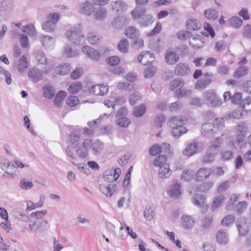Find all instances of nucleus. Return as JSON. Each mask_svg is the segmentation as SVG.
<instances>
[{"label": "nucleus", "instance_id": "obj_18", "mask_svg": "<svg viewBox=\"0 0 251 251\" xmlns=\"http://www.w3.org/2000/svg\"><path fill=\"white\" fill-rule=\"evenodd\" d=\"M146 12V8L143 7H136L131 11L132 19L133 20H137L139 22Z\"/></svg>", "mask_w": 251, "mask_h": 251}, {"label": "nucleus", "instance_id": "obj_31", "mask_svg": "<svg viewBox=\"0 0 251 251\" xmlns=\"http://www.w3.org/2000/svg\"><path fill=\"white\" fill-rule=\"evenodd\" d=\"M202 26L201 24L197 19H190L186 22V27L190 30H195L200 29Z\"/></svg>", "mask_w": 251, "mask_h": 251}, {"label": "nucleus", "instance_id": "obj_63", "mask_svg": "<svg viewBox=\"0 0 251 251\" xmlns=\"http://www.w3.org/2000/svg\"><path fill=\"white\" fill-rule=\"evenodd\" d=\"M235 218L233 215H228L225 217L222 220L221 224L223 226H227L232 223Z\"/></svg>", "mask_w": 251, "mask_h": 251}, {"label": "nucleus", "instance_id": "obj_38", "mask_svg": "<svg viewBox=\"0 0 251 251\" xmlns=\"http://www.w3.org/2000/svg\"><path fill=\"white\" fill-rule=\"evenodd\" d=\"M213 127L214 126L211 123H204L201 127L202 134L205 136L211 135L213 133Z\"/></svg>", "mask_w": 251, "mask_h": 251}, {"label": "nucleus", "instance_id": "obj_53", "mask_svg": "<svg viewBox=\"0 0 251 251\" xmlns=\"http://www.w3.org/2000/svg\"><path fill=\"white\" fill-rule=\"evenodd\" d=\"M22 31L29 36L33 37L36 35V31L33 25H28L22 27Z\"/></svg>", "mask_w": 251, "mask_h": 251}, {"label": "nucleus", "instance_id": "obj_50", "mask_svg": "<svg viewBox=\"0 0 251 251\" xmlns=\"http://www.w3.org/2000/svg\"><path fill=\"white\" fill-rule=\"evenodd\" d=\"M66 95V93L64 91H60L58 92L54 100V104L56 107H59Z\"/></svg>", "mask_w": 251, "mask_h": 251}, {"label": "nucleus", "instance_id": "obj_62", "mask_svg": "<svg viewBox=\"0 0 251 251\" xmlns=\"http://www.w3.org/2000/svg\"><path fill=\"white\" fill-rule=\"evenodd\" d=\"M194 174V171L192 170L184 171L181 175V178L185 181H189L192 179Z\"/></svg>", "mask_w": 251, "mask_h": 251}, {"label": "nucleus", "instance_id": "obj_48", "mask_svg": "<svg viewBox=\"0 0 251 251\" xmlns=\"http://www.w3.org/2000/svg\"><path fill=\"white\" fill-rule=\"evenodd\" d=\"M56 25L54 23L47 20L42 24V29L48 32H51L55 29Z\"/></svg>", "mask_w": 251, "mask_h": 251}, {"label": "nucleus", "instance_id": "obj_29", "mask_svg": "<svg viewBox=\"0 0 251 251\" xmlns=\"http://www.w3.org/2000/svg\"><path fill=\"white\" fill-rule=\"evenodd\" d=\"M249 73V68L247 66H239L235 71L233 76L235 78H240L246 75Z\"/></svg>", "mask_w": 251, "mask_h": 251}, {"label": "nucleus", "instance_id": "obj_42", "mask_svg": "<svg viewBox=\"0 0 251 251\" xmlns=\"http://www.w3.org/2000/svg\"><path fill=\"white\" fill-rule=\"evenodd\" d=\"M154 166L160 168L161 167H163L165 165H168L167 163V157L163 155H160L156 157L153 161Z\"/></svg>", "mask_w": 251, "mask_h": 251}, {"label": "nucleus", "instance_id": "obj_21", "mask_svg": "<svg viewBox=\"0 0 251 251\" xmlns=\"http://www.w3.org/2000/svg\"><path fill=\"white\" fill-rule=\"evenodd\" d=\"M115 185L110 184L108 185L100 184L99 188L100 192L107 197H111L115 192Z\"/></svg>", "mask_w": 251, "mask_h": 251}, {"label": "nucleus", "instance_id": "obj_52", "mask_svg": "<svg viewBox=\"0 0 251 251\" xmlns=\"http://www.w3.org/2000/svg\"><path fill=\"white\" fill-rule=\"evenodd\" d=\"M146 108L145 105L141 104L139 106L135 107L132 112L133 116L137 117H141L145 113Z\"/></svg>", "mask_w": 251, "mask_h": 251}, {"label": "nucleus", "instance_id": "obj_57", "mask_svg": "<svg viewBox=\"0 0 251 251\" xmlns=\"http://www.w3.org/2000/svg\"><path fill=\"white\" fill-rule=\"evenodd\" d=\"M64 53L68 57H72L78 55V51L72 49L69 45H66L64 48Z\"/></svg>", "mask_w": 251, "mask_h": 251}, {"label": "nucleus", "instance_id": "obj_36", "mask_svg": "<svg viewBox=\"0 0 251 251\" xmlns=\"http://www.w3.org/2000/svg\"><path fill=\"white\" fill-rule=\"evenodd\" d=\"M171 175V170L170 169L169 164L165 165L163 167L159 168L158 176L162 178H167Z\"/></svg>", "mask_w": 251, "mask_h": 251}, {"label": "nucleus", "instance_id": "obj_43", "mask_svg": "<svg viewBox=\"0 0 251 251\" xmlns=\"http://www.w3.org/2000/svg\"><path fill=\"white\" fill-rule=\"evenodd\" d=\"M151 56L149 51H143L138 56V61L143 65H147L150 64L149 56Z\"/></svg>", "mask_w": 251, "mask_h": 251}, {"label": "nucleus", "instance_id": "obj_30", "mask_svg": "<svg viewBox=\"0 0 251 251\" xmlns=\"http://www.w3.org/2000/svg\"><path fill=\"white\" fill-rule=\"evenodd\" d=\"M154 21V19L151 14L145 13L144 16L139 21V24L141 26L146 27L151 25Z\"/></svg>", "mask_w": 251, "mask_h": 251}, {"label": "nucleus", "instance_id": "obj_44", "mask_svg": "<svg viewBox=\"0 0 251 251\" xmlns=\"http://www.w3.org/2000/svg\"><path fill=\"white\" fill-rule=\"evenodd\" d=\"M126 22V18L124 16H120L115 18L112 22L113 26L116 29L123 26Z\"/></svg>", "mask_w": 251, "mask_h": 251}, {"label": "nucleus", "instance_id": "obj_32", "mask_svg": "<svg viewBox=\"0 0 251 251\" xmlns=\"http://www.w3.org/2000/svg\"><path fill=\"white\" fill-rule=\"evenodd\" d=\"M28 66V61L25 56L23 55L17 63L18 71L21 73L24 72Z\"/></svg>", "mask_w": 251, "mask_h": 251}, {"label": "nucleus", "instance_id": "obj_15", "mask_svg": "<svg viewBox=\"0 0 251 251\" xmlns=\"http://www.w3.org/2000/svg\"><path fill=\"white\" fill-rule=\"evenodd\" d=\"M166 62L169 65H174L179 59L178 55L174 50H167L165 55Z\"/></svg>", "mask_w": 251, "mask_h": 251}, {"label": "nucleus", "instance_id": "obj_45", "mask_svg": "<svg viewBox=\"0 0 251 251\" xmlns=\"http://www.w3.org/2000/svg\"><path fill=\"white\" fill-rule=\"evenodd\" d=\"M216 239L217 242L221 244L225 245L228 241L227 234L223 230H219L218 232L216 235Z\"/></svg>", "mask_w": 251, "mask_h": 251}, {"label": "nucleus", "instance_id": "obj_22", "mask_svg": "<svg viewBox=\"0 0 251 251\" xmlns=\"http://www.w3.org/2000/svg\"><path fill=\"white\" fill-rule=\"evenodd\" d=\"M222 143L223 140L221 137L216 138L211 145L208 146L207 151L215 155L218 153L219 148Z\"/></svg>", "mask_w": 251, "mask_h": 251}, {"label": "nucleus", "instance_id": "obj_59", "mask_svg": "<svg viewBox=\"0 0 251 251\" xmlns=\"http://www.w3.org/2000/svg\"><path fill=\"white\" fill-rule=\"evenodd\" d=\"M116 124L121 127H127L130 124V120L125 117L119 118L116 120Z\"/></svg>", "mask_w": 251, "mask_h": 251}, {"label": "nucleus", "instance_id": "obj_40", "mask_svg": "<svg viewBox=\"0 0 251 251\" xmlns=\"http://www.w3.org/2000/svg\"><path fill=\"white\" fill-rule=\"evenodd\" d=\"M204 16L208 20H216L219 16L218 12L213 8L206 9L204 11Z\"/></svg>", "mask_w": 251, "mask_h": 251}, {"label": "nucleus", "instance_id": "obj_28", "mask_svg": "<svg viewBox=\"0 0 251 251\" xmlns=\"http://www.w3.org/2000/svg\"><path fill=\"white\" fill-rule=\"evenodd\" d=\"M90 148L92 149L95 154H99L103 150L104 148V144L102 142L98 140L94 141L91 140Z\"/></svg>", "mask_w": 251, "mask_h": 251}, {"label": "nucleus", "instance_id": "obj_3", "mask_svg": "<svg viewBox=\"0 0 251 251\" xmlns=\"http://www.w3.org/2000/svg\"><path fill=\"white\" fill-rule=\"evenodd\" d=\"M66 36L70 42L76 45L82 44L85 40L80 24H76L67 30Z\"/></svg>", "mask_w": 251, "mask_h": 251}, {"label": "nucleus", "instance_id": "obj_54", "mask_svg": "<svg viewBox=\"0 0 251 251\" xmlns=\"http://www.w3.org/2000/svg\"><path fill=\"white\" fill-rule=\"evenodd\" d=\"M155 213L152 208L146 207L144 211V216L148 221H151L154 217Z\"/></svg>", "mask_w": 251, "mask_h": 251}, {"label": "nucleus", "instance_id": "obj_24", "mask_svg": "<svg viewBox=\"0 0 251 251\" xmlns=\"http://www.w3.org/2000/svg\"><path fill=\"white\" fill-rule=\"evenodd\" d=\"M45 196L44 195H41L39 201L36 203H33L32 201H28L26 202L27 209L29 210H32L36 208L41 207L44 204L45 200Z\"/></svg>", "mask_w": 251, "mask_h": 251}, {"label": "nucleus", "instance_id": "obj_49", "mask_svg": "<svg viewBox=\"0 0 251 251\" xmlns=\"http://www.w3.org/2000/svg\"><path fill=\"white\" fill-rule=\"evenodd\" d=\"M117 87L119 90L131 91L134 89V85L132 83L119 82L117 83Z\"/></svg>", "mask_w": 251, "mask_h": 251}, {"label": "nucleus", "instance_id": "obj_7", "mask_svg": "<svg viewBox=\"0 0 251 251\" xmlns=\"http://www.w3.org/2000/svg\"><path fill=\"white\" fill-rule=\"evenodd\" d=\"M109 91V86L106 83L94 85L89 90V92L96 96H103Z\"/></svg>", "mask_w": 251, "mask_h": 251}, {"label": "nucleus", "instance_id": "obj_60", "mask_svg": "<svg viewBox=\"0 0 251 251\" xmlns=\"http://www.w3.org/2000/svg\"><path fill=\"white\" fill-rule=\"evenodd\" d=\"M231 25L235 28H238L242 25V20L238 17H233L230 19Z\"/></svg>", "mask_w": 251, "mask_h": 251}, {"label": "nucleus", "instance_id": "obj_1", "mask_svg": "<svg viewBox=\"0 0 251 251\" xmlns=\"http://www.w3.org/2000/svg\"><path fill=\"white\" fill-rule=\"evenodd\" d=\"M47 214V210L31 213L29 224V230L37 233L47 230L50 227V225L49 222L44 219Z\"/></svg>", "mask_w": 251, "mask_h": 251}, {"label": "nucleus", "instance_id": "obj_10", "mask_svg": "<svg viewBox=\"0 0 251 251\" xmlns=\"http://www.w3.org/2000/svg\"><path fill=\"white\" fill-rule=\"evenodd\" d=\"M27 75L31 81L36 83L42 79L43 71L36 67H33L29 69Z\"/></svg>", "mask_w": 251, "mask_h": 251}, {"label": "nucleus", "instance_id": "obj_11", "mask_svg": "<svg viewBox=\"0 0 251 251\" xmlns=\"http://www.w3.org/2000/svg\"><path fill=\"white\" fill-rule=\"evenodd\" d=\"M180 186V184L177 183L176 181H174L169 186L167 191L169 196L173 199L179 198L181 195Z\"/></svg>", "mask_w": 251, "mask_h": 251}, {"label": "nucleus", "instance_id": "obj_51", "mask_svg": "<svg viewBox=\"0 0 251 251\" xmlns=\"http://www.w3.org/2000/svg\"><path fill=\"white\" fill-rule=\"evenodd\" d=\"M225 197L223 195H220V196L216 197L213 202L211 210L212 211H214L217 208L219 207L221 205Z\"/></svg>", "mask_w": 251, "mask_h": 251}, {"label": "nucleus", "instance_id": "obj_5", "mask_svg": "<svg viewBox=\"0 0 251 251\" xmlns=\"http://www.w3.org/2000/svg\"><path fill=\"white\" fill-rule=\"evenodd\" d=\"M202 149V144L196 140H194L184 150L183 153L186 156H191L201 151Z\"/></svg>", "mask_w": 251, "mask_h": 251}, {"label": "nucleus", "instance_id": "obj_13", "mask_svg": "<svg viewBox=\"0 0 251 251\" xmlns=\"http://www.w3.org/2000/svg\"><path fill=\"white\" fill-rule=\"evenodd\" d=\"M14 7L13 0H0V15L12 11Z\"/></svg>", "mask_w": 251, "mask_h": 251}, {"label": "nucleus", "instance_id": "obj_17", "mask_svg": "<svg viewBox=\"0 0 251 251\" xmlns=\"http://www.w3.org/2000/svg\"><path fill=\"white\" fill-rule=\"evenodd\" d=\"M194 224L195 220L191 216L185 215L181 217L180 225L183 228H192Z\"/></svg>", "mask_w": 251, "mask_h": 251}, {"label": "nucleus", "instance_id": "obj_23", "mask_svg": "<svg viewBox=\"0 0 251 251\" xmlns=\"http://www.w3.org/2000/svg\"><path fill=\"white\" fill-rule=\"evenodd\" d=\"M184 85V82L182 78H175L170 83V89L173 91H177L180 90Z\"/></svg>", "mask_w": 251, "mask_h": 251}, {"label": "nucleus", "instance_id": "obj_9", "mask_svg": "<svg viewBox=\"0 0 251 251\" xmlns=\"http://www.w3.org/2000/svg\"><path fill=\"white\" fill-rule=\"evenodd\" d=\"M91 140L86 139L84 140L81 145H80L77 150L76 153L80 158H84L88 155V150L90 148Z\"/></svg>", "mask_w": 251, "mask_h": 251}, {"label": "nucleus", "instance_id": "obj_39", "mask_svg": "<svg viewBox=\"0 0 251 251\" xmlns=\"http://www.w3.org/2000/svg\"><path fill=\"white\" fill-rule=\"evenodd\" d=\"M211 82L209 78H202L198 80L195 84V88L198 89H204L208 86Z\"/></svg>", "mask_w": 251, "mask_h": 251}, {"label": "nucleus", "instance_id": "obj_46", "mask_svg": "<svg viewBox=\"0 0 251 251\" xmlns=\"http://www.w3.org/2000/svg\"><path fill=\"white\" fill-rule=\"evenodd\" d=\"M129 44L128 40L126 39L121 40L118 44V50L123 53H126L128 50Z\"/></svg>", "mask_w": 251, "mask_h": 251}, {"label": "nucleus", "instance_id": "obj_34", "mask_svg": "<svg viewBox=\"0 0 251 251\" xmlns=\"http://www.w3.org/2000/svg\"><path fill=\"white\" fill-rule=\"evenodd\" d=\"M202 36L197 35L190 39L189 44L194 49H199L201 48L203 45V42L202 40Z\"/></svg>", "mask_w": 251, "mask_h": 251}, {"label": "nucleus", "instance_id": "obj_37", "mask_svg": "<svg viewBox=\"0 0 251 251\" xmlns=\"http://www.w3.org/2000/svg\"><path fill=\"white\" fill-rule=\"evenodd\" d=\"M246 110L237 109L228 113L226 117L228 119H240L243 118L244 114H247Z\"/></svg>", "mask_w": 251, "mask_h": 251}, {"label": "nucleus", "instance_id": "obj_12", "mask_svg": "<svg viewBox=\"0 0 251 251\" xmlns=\"http://www.w3.org/2000/svg\"><path fill=\"white\" fill-rule=\"evenodd\" d=\"M191 69L188 64L184 63H178L175 66L174 72L178 76H185L189 74Z\"/></svg>", "mask_w": 251, "mask_h": 251}, {"label": "nucleus", "instance_id": "obj_61", "mask_svg": "<svg viewBox=\"0 0 251 251\" xmlns=\"http://www.w3.org/2000/svg\"><path fill=\"white\" fill-rule=\"evenodd\" d=\"M248 203L245 201L239 202L235 206L236 211L239 214L242 213L247 208Z\"/></svg>", "mask_w": 251, "mask_h": 251}, {"label": "nucleus", "instance_id": "obj_35", "mask_svg": "<svg viewBox=\"0 0 251 251\" xmlns=\"http://www.w3.org/2000/svg\"><path fill=\"white\" fill-rule=\"evenodd\" d=\"M71 68L69 64L64 63L57 66L55 72L57 74L66 75L71 72Z\"/></svg>", "mask_w": 251, "mask_h": 251}, {"label": "nucleus", "instance_id": "obj_16", "mask_svg": "<svg viewBox=\"0 0 251 251\" xmlns=\"http://www.w3.org/2000/svg\"><path fill=\"white\" fill-rule=\"evenodd\" d=\"M111 9L116 12H122L126 11L127 5L126 3L121 0L112 1L110 3Z\"/></svg>", "mask_w": 251, "mask_h": 251}, {"label": "nucleus", "instance_id": "obj_55", "mask_svg": "<svg viewBox=\"0 0 251 251\" xmlns=\"http://www.w3.org/2000/svg\"><path fill=\"white\" fill-rule=\"evenodd\" d=\"M82 84L81 82L72 83L69 87L68 91L71 94H75L78 92L82 88Z\"/></svg>", "mask_w": 251, "mask_h": 251}, {"label": "nucleus", "instance_id": "obj_47", "mask_svg": "<svg viewBox=\"0 0 251 251\" xmlns=\"http://www.w3.org/2000/svg\"><path fill=\"white\" fill-rule=\"evenodd\" d=\"M19 186L22 190H26L31 189L33 186V184L31 180L23 178L21 179Z\"/></svg>", "mask_w": 251, "mask_h": 251}, {"label": "nucleus", "instance_id": "obj_56", "mask_svg": "<svg viewBox=\"0 0 251 251\" xmlns=\"http://www.w3.org/2000/svg\"><path fill=\"white\" fill-rule=\"evenodd\" d=\"M121 226L119 231L117 233H115L114 234L117 238L121 240H125L127 237L126 230H124L125 225H123L120 223Z\"/></svg>", "mask_w": 251, "mask_h": 251}, {"label": "nucleus", "instance_id": "obj_26", "mask_svg": "<svg viewBox=\"0 0 251 251\" xmlns=\"http://www.w3.org/2000/svg\"><path fill=\"white\" fill-rule=\"evenodd\" d=\"M125 35L131 39H137L140 35L139 31L135 26L127 27L125 31Z\"/></svg>", "mask_w": 251, "mask_h": 251}, {"label": "nucleus", "instance_id": "obj_58", "mask_svg": "<svg viewBox=\"0 0 251 251\" xmlns=\"http://www.w3.org/2000/svg\"><path fill=\"white\" fill-rule=\"evenodd\" d=\"M44 96L49 99H52L54 96V90L52 87L47 86L44 87Z\"/></svg>", "mask_w": 251, "mask_h": 251}, {"label": "nucleus", "instance_id": "obj_33", "mask_svg": "<svg viewBox=\"0 0 251 251\" xmlns=\"http://www.w3.org/2000/svg\"><path fill=\"white\" fill-rule=\"evenodd\" d=\"M107 14V10L105 8L100 7L94 12V17L97 20L101 21L106 18Z\"/></svg>", "mask_w": 251, "mask_h": 251}, {"label": "nucleus", "instance_id": "obj_6", "mask_svg": "<svg viewBox=\"0 0 251 251\" xmlns=\"http://www.w3.org/2000/svg\"><path fill=\"white\" fill-rule=\"evenodd\" d=\"M121 173V170L119 168L115 169H110L104 172L103 178L105 181L108 182H112L118 179Z\"/></svg>", "mask_w": 251, "mask_h": 251}, {"label": "nucleus", "instance_id": "obj_41", "mask_svg": "<svg viewBox=\"0 0 251 251\" xmlns=\"http://www.w3.org/2000/svg\"><path fill=\"white\" fill-rule=\"evenodd\" d=\"M42 45L46 49L52 47L55 44L54 38L49 36H44L42 40Z\"/></svg>", "mask_w": 251, "mask_h": 251}, {"label": "nucleus", "instance_id": "obj_2", "mask_svg": "<svg viewBox=\"0 0 251 251\" xmlns=\"http://www.w3.org/2000/svg\"><path fill=\"white\" fill-rule=\"evenodd\" d=\"M186 123V119L183 116H176L172 118L169 121L170 126L172 127L171 133L172 136L178 138L187 131L183 125Z\"/></svg>", "mask_w": 251, "mask_h": 251}, {"label": "nucleus", "instance_id": "obj_20", "mask_svg": "<svg viewBox=\"0 0 251 251\" xmlns=\"http://www.w3.org/2000/svg\"><path fill=\"white\" fill-rule=\"evenodd\" d=\"M211 170L209 168H202L200 169L195 176V179L197 181H202L207 178L211 174Z\"/></svg>", "mask_w": 251, "mask_h": 251}, {"label": "nucleus", "instance_id": "obj_64", "mask_svg": "<svg viewBox=\"0 0 251 251\" xmlns=\"http://www.w3.org/2000/svg\"><path fill=\"white\" fill-rule=\"evenodd\" d=\"M79 102V100L76 96H70L66 100V103L71 107H74Z\"/></svg>", "mask_w": 251, "mask_h": 251}, {"label": "nucleus", "instance_id": "obj_14", "mask_svg": "<svg viewBox=\"0 0 251 251\" xmlns=\"http://www.w3.org/2000/svg\"><path fill=\"white\" fill-rule=\"evenodd\" d=\"M95 11L94 5L89 1H85L81 3L79 6V11L87 15H90Z\"/></svg>", "mask_w": 251, "mask_h": 251}, {"label": "nucleus", "instance_id": "obj_27", "mask_svg": "<svg viewBox=\"0 0 251 251\" xmlns=\"http://www.w3.org/2000/svg\"><path fill=\"white\" fill-rule=\"evenodd\" d=\"M246 127L245 124L243 123H239L237 126V130L240 133L237 135L236 142L238 144L243 142L244 140V133L246 131Z\"/></svg>", "mask_w": 251, "mask_h": 251}, {"label": "nucleus", "instance_id": "obj_19", "mask_svg": "<svg viewBox=\"0 0 251 251\" xmlns=\"http://www.w3.org/2000/svg\"><path fill=\"white\" fill-rule=\"evenodd\" d=\"M193 203L196 206L203 210L207 208L205 204V199L202 195H196L192 199Z\"/></svg>", "mask_w": 251, "mask_h": 251}, {"label": "nucleus", "instance_id": "obj_8", "mask_svg": "<svg viewBox=\"0 0 251 251\" xmlns=\"http://www.w3.org/2000/svg\"><path fill=\"white\" fill-rule=\"evenodd\" d=\"M237 227L239 233L241 235L245 236L249 231L251 225L248 220L244 218H241L236 222Z\"/></svg>", "mask_w": 251, "mask_h": 251}, {"label": "nucleus", "instance_id": "obj_25", "mask_svg": "<svg viewBox=\"0 0 251 251\" xmlns=\"http://www.w3.org/2000/svg\"><path fill=\"white\" fill-rule=\"evenodd\" d=\"M87 40L90 44L96 45L101 41L102 37L96 32H90L87 35Z\"/></svg>", "mask_w": 251, "mask_h": 251}, {"label": "nucleus", "instance_id": "obj_4", "mask_svg": "<svg viewBox=\"0 0 251 251\" xmlns=\"http://www.w3.org/2000/svg\"><path fill=\"white\" fill-rule=\"evenodd\" d=\"M202 98L205 103L211 107H217L222 103L221 99L219 98L216 91L213 89H208L203 93Z\"/></svg>", "mask_w": 251, "mask_h": 251}]
</instances>
